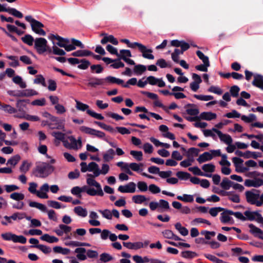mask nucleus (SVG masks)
Masks as SVG:
<instances>
[{
	"instance_id": "1",
	"label": "nucleus",
	"mask_w": 263,
	"mask_h": 263,
	"mask_svg": "<svg viewBox=\"0 0 263 263\" xmlns=\"http://www.w3.org/2000/svg\"><path fill=\"white\" fill-rule=\"evenodd\" d=\"M74 252L77 253V257L80 260H86L87 256L90 258H95L98 256V253L97 251L92 250L86 251V249L83 247L76 248Z\"/></svg>"
},
{
	"instance_id": "2",
	"label": "nucleus",
	"mask_w": 263,
	"mask_h": 263,
	"mask_svg": "<svg viewBox=\"0 0 263 263\" xmlns=\"http://www.w3.org/2000/svg\"><path fill=\"white\" fill-rule=\"evenodd\" d=\"M54 170V166L46 162H40L36 164L34 173L37 172L40 177H44L51 174Z\"/></svg>"
},
{
	"instance_id": "3",
	"label": "nucleus",
	"mask_w": 263,
	"mask_h": 263,
	"mask_svg": "<svg viewBox=\"0 0 263 263\" xmlns=\"http://www.w3.org/2000/svg\"><path fill=\"white\" fill-rule=\"evenodd\" d=\"M8 93L10 96L16 97H29L36 96L38 92L33 89H27L23 90H9Z\"/></svg>"
},
{
	"instance_id": "4",
	"label": "nucleus",
	"mask_w": 263,
	"mask_h": 263,
	"mask_svg": "<svg viewBox=\"0 0 263 263\" xmlns=\"http://www.w3.org/2000/svg\"><path fill=\"white\" fill-rule=\"evenodd\" d=\"M34 48L39 54L47 51V41L45 38L37 37L34 41Z\"/></svg>"
},
{
	"instance_id": "5",
	"label": "nucleus",
	"mask_w": 263,
	"mask_h": 263,
	"mask_svg": "<svg viewBox=\"0 0 263 263\" xmlns=\"http://www.w3.org/2000/svg\"><path fill=\"white\" fill-rule=\"evenodd\" d=\"M247 201L251 204H255L257 206H260L262 202L258 200L260 195L258 193L255 194L251 191H248L245 193Z\"/></svg>"
},
{
	"instance_id": "6",
	"label": "nucleus",
	"mask_w": 263,
	"mask_h": 263,
	"mask_svg": "<svg viewBox=\"0 0 263 263\" xmlns=\"http://www.w3.org/2000/svg\"><path fill=\"white\" fill-rule=\"evenodd\" d=\"M93 177H88V178H87L86 182L88 185L89 186H93L96 187V192H97V195L100 196H103L104 193L102 189V187L101 184L98 182L97 181H96L94 179H93Z\"/></svg>"
},
{
	"instance_id": "7",
	"label": "nucleus",
	"mask_w": 263,
	"mask_h": 263,
	"mask_svg": "<svg viewBox=\"0 0 263 263\" xmlns=\"http://www.w3.org/2000/svg\"><path fill=\"white\" fill-rule=\"evenodd\" d=\"M232 161L235 167V171L238 173H244L249 170L248 167H243L242 166L243 160L238 157H233Z\"/></svg>"
},
{
	"instance_id": "8",
	"label": "nucleus",
	"mask_w": 263,
	"mask_h": 263,
	"mask_svg": "<svg viewBox=\"0 0 263 263\" xmlns=\"http://www.w3.org/2000/svg\"><path fill=\"white\" fill-rule=\"evenodd\" d=\"M139 50L142 53V57L147 59L153 60L154 56L152 54L153 50L151 49H147L146 47L140 43L138 46Z\"/></svg>"
},
{
	"instance_id": "9",
	"label": "nucleus",
	"mask_w": 263,
	"mask_h": 263,
	"mask_svg": "<svg viewBox=\"0 0 263 263\" xmlns=\"http://www.w3.org/2000/svg\"><path fill=\"white\" fill-rule=\"evenodd\" d=\"M87 86L96 88L98 86L103 85L105 83L104 78H99L96 77H90L88 80Z\"/></svg>"
},
{
	"instance_id": "10",
	"label": "nucleus",
	"mask_w": 263,
	"mask_h": 263,
	"mask_svg": "<svg viewBox=\"0 0 263 263\" xmlns=\"http://www.w3.org/2000/svg\"><path fill=\"white\" fill-rule=\"evenodd\" d=\"M212 130L216 133L218 136L220 140L224 142L226 144L230 145L232 143V138L229 135L224 134L221 131L215 128H213Z\"/></svg>"
},
{
	"instance_id": "11",
	"label": "nucleus",
	"mask_w": 263,
	"mask_h": 263,
	"mask_svg": "<svg viewBox=\"0 0 263 263\" xmlns=\"http://www.w3.org/2000/svg\"><path fill=\"white\" fill-rule=\"evenodd\" d=\"M118 190L121 193H134L136 191V184L130 182L125 185H120Z\"/></svg>"
},
{
	"instance_id": "12",
	"label": "nucleus",
	"mask_w": 263,
	"mask_h": 263,
	"mask_svg": "<svg viewBox=\"0 0 263 263\" xmlns=\"http://www.w3.org/2000/svg\"><path fill=\"white\" fill-rule=\"evenodd\" d=\"M88 171L93 172V175L91 174H87V176L90 177H96L100 175L99 172V165L95 162H91L88 165Z\"/></svg>"
},
{
	"instance_id": "13",
	"label": "nucleus",
	"mask_w": 263,
	"mask_h": 263,
	"mask_svg": "<svg viewBox=\"0 0 263 263\" xmlns=\"http://www.w3.org/2000/svg\"><path fill=\"white\" fill-rule=\"evenodd\" d=\"M222 212H223L220 214V221L223 223H227L232 221L231 223H233L234 220L232 217L230 216L231 215L229 213L230 212H231V210L224 208V210L222 211Z\"/></svg>"
},
{
	"instance_id": "14",
	"label": "nucleus",
	"mask_w": 263,
	"mask_h": 263,
	"mask_svg": "<svg viewBox=\"0 0 263 263\" xmlns=\"http://www.w3.org/2000/svg\"><path fill=\"white\" fill-rule=\"evenodd\" d=\"M245 185L248 187H258L263 185V180L260 178H255L254 180L246 179Z\"/></svg>"
},
{
	"instance_id": "15",
	"label": "nucleus",
	"mask_w": 263,
	"mask_h": 263,
	"mask_svg": "<svg viewBox=\"0 0 263 263\" xmlns=\"http://www.w3.org/2000/svg\"><path fill=\"white\" fill-rule=\"evenodd\" d=\"M184 108H186V113L190 116H197L199 113V109L194 104L189 103L185 105Z\"/></svg>"
},
{
	"instance_id": "16",
	"label": "nucleus",
	"mask_w": 263,
	"mask_h": 263,
	"mask_svg": "<svg viewBox=\"0 0 263 263\" xmlns=\"http://www.w3.org/2000/svg\"><path fill=\"white\" fill-rule=\"evenodd\" d=\"M252 84L253 86L263 90V76L258 74H255Z\"/></svg>"
},
{
	"instance_id": "17",
	"label": "nucleus",
	"mask_w": 263,
	"mask_h": 263,
	"mask_svg": "<svg viewBox=\"0 0 263 263\" xmlns=\"http://www.w3.org/2000/svg\"><path fill=\"white\" fill-rule=\"evenodd\" d=\"M123 245L129 249L138 250L143 247V243L142 242H123Z\"/></svg>"
},
{
	"instance_id": "18",
	"label": "nucleus",
	"mask_w": 263,
	"mask_h": 263,
	"mask_svg": "<svg viewBox=\"0 0 263 263\" xmlns=\"http://www.w3.org/2000/svg\"><path fill=\"white\" fill-rule=\"evenodd\" d=\"M249 228H250V232L253 234L255 237H257L260 238V237L263 236V231L253 224H249Z\"/></svg>"
},
{
	"instance_id": "19",
	"label": "nucleus",
	"mask_w": 263,
	"mask_h": 263,
	"mask_svg": "<svg viewBox=\"0 0 263 263\" xmlns=\"http://www.w3.org/2000/svg\"><path fill=\"white\" fill-rule=\"evenodd\" d=\"M93 52L87 50H79L71 53V55L75 57H84L90 56Z\"/></svg>"
},
{
	"instance_id": "20",
	"label": "nucleus",
	"mask_w": 263,
	"mask_h": 263,
	"mask_svg": "<svg viewBox=\"0 0 263 263\" xmlns=\"http://www.w3.org/2000/svg\"><path fill=\"white\" fill-rule=\"evenodd\" d=\"M30 101L28 99H23L17 100L16 103V106L17 108V111L25 112L24 108L26 106L27 103H29Z\"/></svg>"
},
{
	"instance_id": "21",
	"label": "nucleus",
	"mask_w": 263,
	"mask_h": 263,
	"mask_svg": "<svg viewBox=\"0 0 263 263\" xmlns=\"http://www.w3.org/2000/svg\"><path fill=\"white\" fill-rule=\"evenodd\" d=\"M212 155L211 154L210 152H206L201 154L197 159V160L199 163H202L204 162L210 161L212 160Z\"/></svg>"
},
{
	"instance_id": "22",
	"label": "nucleus",
	"mask_w": 263,
	"mask_h": 263,
	"mask_svg": "<svg viewBox=\"0 0 263 263\" xmlns=\"http://www.w3.org/2000/svg\"><path fill=\"white\" fill-rule=\"evenodd\" d=\"M200 120H205L207 121H211L213 119H215L217 117V115L215 113L212 112H203L200 114Z\"/></svg>"
},
{
	"instance_id": "23",
	"label": "nucleus",
	"mask_w": 263,
	"mask_h": 263,
	"mask_svg": "<svg viewBox=\"0 0 263 263\" xmlns=\"http://www.w3.org/2000/svg\"><path fill=\"white\" fill-rule=\"evenodd\" d=\"M189 171L192 172L195 175H198L200 176H204L206 177H211L212 174L204 173L201 171L200 168L198 166H194L189 168Z\"/></svg>"
},
{
	"instance_id": "24",
	"label": "nucleus",
	"mask_w": 263,
	"mask_h": 263,
	"mask_svg": "<svg viewBox=\"0 0 263 263\" xmlns=\"http://www.w3.org/2000/svg\"><path fill=\"white\" fill-rule=\"evenodd\" d=\"M107 42H110L113 45H117L118 44V41L112 35H109L105 36L101 40V43L103 45L106 44Z\"/></svg>"
},
{
	"instance_id": "25",
	"label": "nucleus",
	"mask_w": 263,
	"mask_h": 263,
	"mask_svg": "<svg viewBox=\"0 0 263 263\" xmlns=\"http://www.w3.org/2000/svg\"><path fill=\"white\" fill-rule=\"evenodd\" d=\"M40 239L49 243L57 242L59 241V239L57 237L54 236H50L48 234H45L42 235Z\"/></svg>"
},
{
	"instance_id": "26",
	"label": "nucleus",
	"mask_w": 263,
	"mask_h": 263,
	"mask_svg": "<svg viewBox=\"0 0 263 263\" xmlns=\"http://www.w3.org/2000/svg\"><path fill=\"white\" fill-rule=\"evenodd\" d=\"M234 184V182L230 180L228 178H224L222 182L220 183V186L224 190H228Z\"/></svg>"
},
{
	"instance_id": "27",
	"label": "nucleus",
	"mask_w": 263,
	"mask_h": 263,
	"mask_svg": "<svg viewBox=\"0 0 263 263\" xmlns=\"http://www.w3.org/2000/svg\"><path fill=\"white\" fill-rule=\"evenodd\" d=\"M105 82L106 81L110 83H116L118 85H121L123 86L124 81L122 79L117 78L112 76H108L104 78Z\"/></svg>"
},
{
	"instance_id": "28",
	"label": "nucleus",
	"mask_w": 263,
	"mask_h": 263,
	"mask_svg": "<svg viewBox=\"0 0 263 263\" xmlns=\"http://www.w3.org/2000/svg\"><path fill=\"white\" fill-rule=\"evenodd\" d=\"M181 256L186 259H192L198 256V254L191 251H184L181 253Z\"/></svg>"
},
{
	"instance_id": "29",
	"label": "nucleus",
	"mask_w": 263,
	"mask_h": 263,
	"mask_svg": "<svg viewBox=\"0 0 263 263\" xmlns=\"http://www.w3.org/2000/svg\"><path fill=\"white\" fill-rule=\"evenodd\" d=\"M80 191H81V193L86 192L88 195L90 196H95L97 195L96 190L94 188L88 187L86 185H84L80 187Z\"/></svg>"
},
{
	"instance_id": "30",
	"label": "nucleus",
	"mask_w": 263,
	"mask_h": 263,
	"mask_svg": "<svg viewBox=\"0 0 263 263\" xmlns=\"http://www.w3.org/2000/svg\"><path fill=\"white\" fill-rule=\"evenodd\" d=\"M65 245L70 247H90V244L86 242H82L77 241H70L68 242H66Z\"/></svg>"
},
{
	"instance_id": "31",
	"label": "nucleus",
	"mask_w": 263,
	"mask_h": 263,
	"mask_svg": "<svg viewBox=\"0 0 263 263\" xmlns=\"http://www.w3.org/2000/svg\"><path fill=\"white\" fill-rule=\"evenodd\" d=\"M74 213L78 216L85 217L87 215V211L86 209L83 208L82 206H76L74 209Z\"/></svg>"
},
{
	"instance_id": "32",
	"label": "nucleus",
	"mask_w": 263,
	"mask_h": 263,
	"mask_svg": "<svg viewBox=\"0 0 263 263\" xmlns=\"http://www.w3.org/2000/svg\"><path fill=\"white\" fill-rule=\"evenodd\" d=\"M12 81L15 84L18 85L22 88H25L27 87L26 83L23 81L22 77L19 76L14 77Z\"/></svg>"
},
{
	"instance_id": "33",
	"label": "nucleus",
	"mask_w": 263,
	"mask_h": 263,
	"mask_svg": "<svg viewBox=\"0 0 263 263\" xmlns=\"http://www.w3.org/2000/svg\"><path fill=\"white\" fill-rule=\"evenodd\" d=\"M115 155V151L113 149H109L107 152L103 154V159L105 162H109L112 160Z\"/></svg>"
},
{
	"instance_id": "34",
	"label": "nucleus",
	"mask_w": 263,
	"mask_h": 263,
	"mask_svg": "<svg viewBox=\"0 0 263 263\" xmlns=\"http://www.w3.org/2000/svg\"><path fill=\"white\" fill-rule=\"evenodd\" d=\"M147 200L145 196L142 195H134L132 197V200L136 204H141Z\"/></svg>"
},
{
	"instance_id": "35",
	"label": "nucleus",
	"mask_w": 263,
	"mask_h": 263,
	"mask_svg": "<svg viewBox=\"0 0 263 263\" xmlns=\"http://www.w3.org/2000/svg\"><path fill=\"white\" fill-rule=\"evenodd\" d=\"M22 41L25 44H27L29 46H32L33 45V42H34L35 40L33 37L30 34H26L24 36L21 38Z\"/></svg>"
},
{
	"instance_id": "36",
	"label": "nucleus",
	"mask_w": 263,
	"mask_h": 263,
	"mask_svg": "<svg viewBox=\"0 0 263 263\" xmlns=\"http://www.w3.org/2000/svg\"><path fill=\"white\" fill-rule=\"evenodd\" d=\"M21 160V157L19 155H16L11 157L6 163L7 165H11L13 166H15L19 161Z\"/></svg>"
},
{
	"instance_id": "37",
	"label": "nucleus",
	"mask_w": 263,
	"mask_h": 263,
	"mask_svg": "<svg viewBox=\"0 0 263 263\" xmlns=\"http://www.w3.org/2000/svg\"><path fill=\"white\" fill-rule=\"evenodd\" d=\"M146 70V67L145 65L138 64L135 66L134 71L137 75H141Z\"/></svg>"
},
{
	"instance_id": "38",
	"label": "nucleus",
	"mask_w": 263,
	"mask_h": 263,
	"mask_svg": "<svg viewBox=\"0 0 263 263\" xmlns=\"http://www.w3.org/2000/svg\"><path fill=\"white\" fill-rule=\"evenodd\" d=\"M69 139L71 142L72 144L71 148L74 149H77L78 148L77 144H79L80 146L82 145V141L81 137H79L77 140L73 136H70L69 137Z\"/></svg>"
},
{
	"instance_id": "39",
	"label": "nucleus",
	"mask_w": 263,
	"mask_h": 263,
	"mask_svg": "<svg viewBox=\"0 0 263 263\" xmlns=\"http://www.w3.org/2000/svg\"><path fill=\"white\" fill-rule=\"evenodd\" d=\"M30 248H37L44 254H48L50 253L51 251V249L50 247L43 245H39L37 246H30Z\"/></svg>"
},
{
	"instance_id": "40",
	"label": "nucleus",
	"mask_w": 263,
	"mask_h": 263,
	"mask_svg": "<svg viewBox=\"0 0 263 263\" xmlns=\"http://www.w3.org/2000/svg\"><path fill=\"white\" fill-rule=\"evenodd\" d=\"M103 67L100 64L92 65L90 66V70L93 73H101L103 72Z\"/></svg>"
},
{
	"instance_id": "41",
	"label": "nucleus",
	"mask_w": 263,
	"mask_h": 263,
	"mask_svg": "<svg viewBox=\"0 0 263 263\" xmlns=\"http://www.w3.org/2000/svg\"><path fill=\"white\" fill-rule=\"evenodd\" d=\"M7 12L17 18H21L23 17V13L15 8L9 7Z\"/></svg>"
},
{
	"instance_id": "42",
	"label": "nucleus",
	"mask_w": 263,
	"mask_h": 263,
	"mask_svg": "<svg viewBox=\"0 0 263 263\" xmlns=\"http://www.w3.org/2000/svg\"><path fill=\"white\" fill-rule=\"evenodd\" d=\"M241 119L246 123H251L256 120V116L253 114H250L249 116L242 115Z\"/></svg>"
},
{
	"instance_id": "43",
	"label": "nucleus",
	"mask_w": 263,
	"mask_h": 263,
	"mask_svg": "<svg viewBox=\"0 0 263 263\" xmlns=\"http://www.w3.org/2000/svg\"><path fill=\"white\" fill-rule=\"evenodd\" d=\"M113 259V257L107 253H103L100 255V260L103 262L111 261Z\"/></svg>"
},
{
	"instance_id": "44",
	"label": "nucleus",
	"mask_w": 263,
	"mask_h": 263,
	"mask_svg": "<svg viewBox=\"0 0 263 263\" xmlns=\"http://www.w3.org/2000/svg\"><path fill=\"white\" fill-rule=\"evenodd\" d=\"M257 213V211L251 212L250 211H246L244 212V215L246 216L247 220L253 221L255 220V217Z\"/></svg>"
},
{
	"instance_id": "45",
	"label": "nucleus",
	"mask_w": 263,
	"mask_h": 263,
	"mask_svg": "<svg viewBox=\"0 0 263 263\" xmlns=\"http://www.w3.org/2000/svg\"><path fill=\"white\" fill-rule=\"evenodd\" d=\"M80 63L81 64L78 66V68L82 70H85L87 69L88 67L90 65V62L85 59L80 60Z\"/></svg>"
},
{
	"instance_id": "46",
	"label": "nucleus",
	"mask_w": 263,
	"mask_h": 263,
	"mask_svg": "<svg viewBox=\"0 0 263 263\" xmlns=\"http://www.w3.org/2000/svg\"><path fill=\"white\" fill-rule=\"evenodd\" d=\"M12 241L14 242H20L22 244H25L26 243L27 239L23 235L18 236L13 234Z\"/></svg>"
},
{
	"instance_id": "47",
	"label": "nucleus",
	"mask_w": 263,
	"mask_h": 263,
	"mask_svg": "<svg viewBox=\"0 0 263 263\" xmlns=\"http://www.w3.org/2000/svg\"><path fill=\"white\" fill-rule=\"evenodd\" d=\"M202 169L205 172L213 173L215 171V166L212 163L205 164L202 165Z\"/></svg>"
},
{
	"instance_id": "48",
	"label": "nucleus",
	"mask_w": 263,
	"mask_h": 263,
	"mask_svg": "<svg viewBox=\"0 0 263 263\" xmlns=\"http://www.w3.org/2000/svg\"><path fill=\"white\" fill-rule=\"evenodd\" d=\"M176 176L180 180H187L190 179L191 174L189 173L179 171L176 173Z\"/></svg>"
},
{
	"instance_id": "49",
	"label": "nucleus",
	"mask_w": 263,
	"mask_h": 263,
	"mask_svg": "<svg viewBox=\"0 0 263 263\" xmlns=\"http://www.w3.org/2000/svg\"><path fill=\"white\" fill-rule=\"evenodd\" d=\"M76 101V108L77 109L82 111H87V110H89V106L87 104L83 103H82L80 101H77V100Z\"/></svg>"
},
{
	"instance_id": "50",
	"label": "nucleus",
	"mask_w": 263,
	"mask_h": 263,
	"mask_svg": "<svg viewBox=\"0 0 263 263\" xmlns=\"http://www.w3.org/2000/svg\"><path fill=\"white\" fill-rule=\"evenodd\" d=\"M2 109L4 110L5 112L11 114L16 113L17 112L16 109L8 104H3Z\"/></svg>"
},
{
	"instance_id": "51",
	"label": "nucleus",
	"mask_w": 263,
	"mask_h": 263,
	"mask_svg": "<svg viewBox=\"0 0 263 263\" xmlns=\"http://www.w3.org/2000/svg\"><path fill=\"white\" fill-rule=\"evenodd\" d=\"M121 60H122V59H120V58L114 59V60L116 61H114V62H113V63L111 64L110 66L115 69H119L120 68L124 67V64L120 61Z\"/></svg>"
},
{
	"instance_id": "52",
	"label": "nucleus",
	"mask_w": 263,
	"mask_h": 263,
	"mask_svg": "<svg viewBox=\"0 0 263 263\" xmlns=\"http://www.w3.org/2000/svg\"><path fill=\"white\" fill-rule=\"evenodd\" d=\"M10 197L13 200L21 201L24 199L25 196L22 193L14 192L10 194Z\"/></svg>"
},
{
	"instance_id": "53",
	"label": "nucleus",
	"mask_w": 263,
	"mask_h": 263,
	"mask_svg": "<svg viewBox=\"0 0 263 263\" xmlns=\"http://www.w3.org/2000/svg\"><path fill=\"white\" fill-rule=\"evenodd\" d=\"M240 88L237 85L232 86L230 89L231 95L234 98L238 97Z\"/></svg>"
},
{
	"instance_id": "54",
	"label": "nucleus",
	"mask_w": 263,
	"mask_h": 263,
	"mask_svg": "<svg viewBox=\"0 0 263 263\" xmlns=\"http://www.w3.org/2000/svg\"><path fill=\"white\" fill-rule=\"evenodd\" d=\"M31 166V163H29L27 161L25 160L22 162L20 166V170L21 172L26 173L28 172Z\"/></svg>"
},
{
	"instance_id": "55",
	"label": "nucleus",
	"mask_w": 263,
	"mask_h": 263,
	"mask_svg": "<svg viewBox=\"0 0 263 263\" xmlns=\"http://www.w3.org/2000/svg\"><path fill=\"white\" fill-rule=\"evenodd\" d=\"M120 42L126 44L128 47L133 48V49H135L136 47H138V46H139V45L140 44L139 43H138V42L131 43L129 41V40H128V39H121L120 40Z\"/></svg>"
},
{
	"instance_id": "56",
	"label": "nucleus",
	"mask_w": 263,
	"mask_h": 263,
	"mask_svg": "<svg viewBox=\"0 0 263 263\" xmlns=\"http://www.w3.org/2000/svg\"><path fill=\"white\" fill-rule=\"evenodd\" d=\"M130 154L132 155L137 161H141L143 159V154L141 151H131Z\"/></svg>"
},
{
	"instance_id": "57",
	"label": "nucleus",
	"mask_w": 263,
	"mask_h": 263,
	"mask_svg": "<svg viewBox=\"0 0 263 263\" xmlns=\"http://www.w3.org/2000/svg\"><path fill=\"white\" fill-rule=\"evenodd\" d=\"M224 210V208L221 207H214L212 208L209 210L210 214L213 217H216L219 212H221Z\"/></svg>"
},
{
	"instance_id": "58",
	"label": "nucleus",
	"mask_w": 263,
	"mask_h": 263,
	"mask_svg": "<svg viewBox=\"0 0 263 263\" xmlns=\"http://www.w3.org/2000/svg\"><path fill=\"white\" fill-rule=\"evenodd\" d=\"M57 45L60 47L64 48L65 50L67 51H72L76 49V47H75L73 44L72 43L71 44L67 45L66 44H61L60 43H57Z\"/></svg>"
},
{
	"instance_id": "59",
	"label": "nucleus",
	"mask_w": 263,
	"mask_h": 263,
	"mask_svg": "<svg viewBox=\"0 0 263 263\" xmlns=\"http://www.w3.org/2000/svg\"><path fill=\"white\" fill-rule=\"evenodd\" d=\"M224 117L228 118H240L241 117L240 113L236 110H232L231 112L226 114Z\"/></svg>"
},
{
	"instance_id": "60",
	"label": "nucleus",
	"mask_w": 263,
	"mask_h": 263,
	"mask_svg": "<svg viewBox=\"0 0 263 263\" xmlns=\"http://www.w3.org/2000/svg\"><path fill=\"white\" fill-rule=\"evenodd\" d=\"M196 54L203 63H210L208 57L205 55L201 51L197 50Z\"/></svg>"
},
{
	"instance_id": "61",
	"label": "nucleus",
	"mask_w": 263,
	"mask_h": 263,
	"mask_svg": "<svg viewBox=\"0 0 263 263\" xmlns=\"http://www.w3.org/2000/svg\"><path fill=\"white\" fill-rule=\"evenodd\" d=\"M98 212L102 215L103 217L109 220L112 219V214L110 210L108 209L104 210H99Z\"/></svg>"
},
{
	"instance_id": "62",
	"label": "nucleus",
	"mask_w": 263,
	"mask_h": 263,
	"mask_svg": "<svg viewBox=\"0 0 263 263\" xmlns=\"http://www.w3.org/2000/svg\"><path fill=\"white\" fill-rule=\"evenodd\" d=\"M51 135L56 139L63 141L65 139V134L60 132H53Z\"/></svg>"
},
{
	"instance_id": "63",
	"label": "nucleus",
	"mask_w": 263,
	"mask_h": 263,
	"mask_svg": "<svg viewBox=\"0 0 263 263\" xmlns=\"http://www.w3.org/2000/svg\"><path fill=\"white\" fill-rule=\"evenodd\" d=\"M87 114L98 120H102L104 119V117L101 114L96 113L91 110H87Z\"/></svg>"
},
{
	"instance_id": "64",
	"label": "nucleus",
	"mask_w": 263,
	"mask_h": 263,
	"mask_svg": "<svg viewBox=\"0 0 263 263\" xmlns=\"http://www.w3.org/2000/svg\"><path fill=\"white\" fill-rule=\"evenodd\" d=\"M52 53L55 55L61 56L65 55L66 54V52L64 50L59 48L55 45L52 47Z\"/></svg>"
}]
</instances>
